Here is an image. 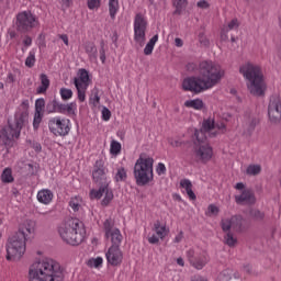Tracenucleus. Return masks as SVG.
I'll list each match as a JSON object with an SVG mask.
<instances>
[{
	"instance_id": "obj_1",
	"label": "nucleus",
	"mask_w": 281,
	"mask_h": 281,
	"mask_svg": "<svg viewBox=\"0 0 281 281\" xmlns=\"http://www.w3.org/2000/svg\"><path fill=\"white\" fill-rule=\"evenodd\" d=\"M199 74L200 77H190L183 80L182 87L184 91L201 93V91H207V89L216 87L223 80L225 70L221 65L212 60H204L199 65Z\"/></svg>"
},
{
	"instance_id": "obj_2",
	"label": "nucleus",
	"mask_w": 281,
	"mask_h": 281,
	"mask_svg": "<svg viewBox=\"0 0 281 281\" xmlns=\"http://www.w3.org/2000/svg\"><path fill=\"white\" fill-rule=\"evenodd\" d=\"M27 109H30V102L26 100L20 105L19 111L14 115L13 123L8 122V126L0 131V140L7 148H12L14 142L21 137V131L30 120V111Z\"/></svg>"
},
{
	"instance_id": "obj_3",
	"label": "nucleus",
	"mask_w": 281,
	"mask_h": 281,
	"mask_svg": "<svg viewBox=\"0 0 281 281\" xmlns=\"http://www.w3.org/2000/svg\"><path fill=\"white\" fill-rule=\"evenodd\" d=\"M29 278L30 281H63L65 280V273L60 263L46 258L31 265Z\"/></svg>"
},
{
	"instance_id": "obj_4",
	"label": "nucleus",
	"mask_w": 281,
	"mask_h": 281,
	"mask_svg": "<svg viewBox=\"0 0 281 281\" xmlns=\"http://www.w3.org/2000/svg\"><path fill=\"white\" fill-rule=\"evenodd\" d=\"M92 179L94 183L100 186L99 190H91V199H104L101 202V205H109L113 201V191L109 189V181L106 180V168H104V160L99 159L94 164V169L92 171Z\"/></svg>"
},
{
	"instance_id": "obj_5",
	"label": "nucleus",
	"mask_w": 281,
	"mask_h": 281,
	"mask_svg": "<svg viewBox=\"0 0 281 281\" xmlns=\"http://www.w3.org/2000/svg\"><path fill=\"white\" fill-rule=\"evenodd\" d=\"M58 234L67 245H80L85 240V224L78 218H69L59 226Z\"/></svg>"
},
{
	"instance_id": "obj_6",
	"label": "nucleus",
	"mask_w": 281,
	"mask_h": 281,
	"mask_svg": "<svg viewBox=\"0 0 281 281\" xmlns=\"http://www.w3.org/2000/svg\"><path fill=\"white\" fill-rule=\"evenodd\" d=\"M155 159L146 154H140L134 166V178L138 186H148L155 178L153 166Z\"/></svg>"
},
{
	"instance_id": "obj_7",
	"label": "nucleus",
	"mask_w": 281,
	"mask_h": 281,
	"mask_svg": "<svg viewBox=\"0 0 281 281\" xmlns=\"http://www.w3.org/2000/svg\"><path fill=\"white\" fill-rule=\"evenodd\" d=\"M248 89L252 95H265L267 91V81H265V72L258 65H247Z\"/></svg>"
},
{
	"instance_id": "obj_8",
	"label": "nucleus",
	"mask_w": 281,
	"mask_h": 281,
	"mask_svg": "<svg viewBox=\"0 0 281 281\" xmlns=\"http://www.w3.org/2000/svg\"><path fill=\"white\" fill-rule=\"evenodd\" d=\"M27 239L21 233L11 235L5 244L7 260H21L25 254Z\"/></svg>"
},
{
	"instance_id": "obj_9",
	"label": "nucleus",
	"mask_w": 281,
	"mask_h": 281,
	"mask_svg": "<svg viewBox=\"0 0 281 281\" xmlns=\"http://www.w3.org/2000/svg\"><path fill=\"white\" fill-rule=\"evenodd\" d=\"M214 128H217V131H222V133H225L226 126L225 123L220 122L216 123L214 122V119H206L202 123V127L200 130H195L194 132V137L196 142H205L209 137H216L218 135L217 132H212Z\"/></svg>"
},
{
	"instance_id": "obj_10",
	"label": "nucleus",
	"mask_w": 281,
	"mask_h": 281,
	"mask_svg": "<svg viewBox=\"0 0 281 281\" xmlns=\"http://www.w3.org/2000/svg\"><path fill=\"white\" fill-rule=\"evenodd\" d=\"M148 27V22L146 18L142 13H137L134 18V41L139 45V47H144L146 44V30Z\"/></svg>"
},
{
	"instance_id": "obj_11",
	"label": "nucleus",
	"mask_w": 281,
	"mask_h": 281,
	"mask_svg": "<svg viewBox=\"0 0 281 281\" xmlns=\"http://www.w3.org/2000/svg\"><path fill=\"white\" fill-rule=\"evenodd\" d=\"M48 128L53 135H56V137H66L71 131L69 127V120L60 119V116L49 119Z\"/></svg>"
},
{
	"instance_id": "obj_12",
	"label": "nucleus",
	"mask_w": 281,
	"mask_h": 281,
	"mask_svg": "<svg viewBox=\"0 0 281 281\" xmlns=\"http://www.w3.org/2000/svg\"><path fill=\"white\" fill-rule=\"evenodd\" d=\"M36 16L30 11H23L16 15V30L22 34L30 32V30L36 27Z\"/></svg>"
},
{
	"instance_id": "obj_13",
	"label": "nucleus",
	"mask_w": 281,
	"mask_h": 281,
	"mask_svg": "<svg viewBox=\"0 0 281 281\" xmlns=\"http://www.w3.org/2000/svg\"><path fill=\"white\" fill-rule=\"evenodd\" d=\"M268 117L271 124H280L281 122V100L280 97H271L268 105Z\"/></svg>"
},
{
	"instance_id": "obj_14",
	"label": "nucleus",
	"mask_w": 281,
	"mask_h": 281,
	"mask_svg": "<svg viewBox=\"0 0 281 281\" xmlns=\"http://www.w3.org/2000/svg\"><path fill=\"white\" fill-rule=\"evenodd\" d=\"M198 143H200V145L195 146L193 150L195 160L201 161L202 164H207V161L212 159L214 150L212 149V146L205 144V140Z\"/></svg>"
},
{
	"instance_id": "obj_15",
	"label": "nucleus",
	"mask_w": 281,
	"mask_h": 281,
	"mask_svg": "<svg viewBox=\"0 0 281 281\" xmlns=\"http://www.w3.org/2000/svg\"><path fill=\"white\" fill-rule=\"evenodd\" d=\"M105 257L109 265L112 267H119V265H122V260H124V254H122V250L117 246H111L108 249Z\"/></svg>"
},
{
	"instance_id": "obj_16",
	"label": "nucleus",
	"mask_w": 281,
	"mask_h": 281,
	"mask_svg": "<svg viewBox=\"0 0 281 281\" xmlns=\"http://www.w3.org/2000/svg\"><path fill=\"white\" fill-rule=\"evenodd\" d=\"M187 258L194 269H203V267L207 265V256H205V254L199 255L192 249L187 251Z\"/></svg>"
},
{
	"instance_id": "obj_17",
	"label": "nucleus",
	"mask_w": 281,
	"mask_h": 281,
	"mask_svg": "<svg viewBox=\"0 0 281 281\" xmlns=\"http://www.w3.org/2000/svg\"><path fill=\"white\" fill-rule=\"evenodd\" d=\"M235 190H237L235 202L237 205H245L247 203V187H245V183L238 182L235 184Z\"/></svg>"
},
{
	"instance_id": "obj_18",
	"label": "nucleus",
	"mask_w": 281,
	"mask_h": 281,
	"mask_svg": "<svg viewBox=\"0 0 281 281\" xmlns=\"http://www.w3.org/2000/svg\"><path fill=\"white\" fill-rule=\"evenodd\" d=\"M34 229H36V222L32 220H26L22 224H20L18 232L15 234H22L24 238L27 239L30 234H34Z\"/></svg>"
},
{
	"instance_id": "obj_19",
	"label": "nucleus",
	"mask_w": 281,
	"mask_h": 281,
	"mask_svg": "<svg viewBox=\"0 0 281 281\" xmlns=\"http://www.w3.org/2000/svg\"><path fill=\"white\" fill-rule=\"evenodd\" d=\"M74 82H75V87L78 92V100L80 102H85V100L87 98V95H86L87 89H89V82L79 81L78 78H75Z\"/></svg>"
},
{
	"instance_id": "obj_20",
	"label": "nucleus",
	"mask_w": 281,
	"mask_h": 281,
	"mask_svg": "<svg viewBox=\"0 0 281 281\" xmlns=\"http://www.w3.org/2000/svg\"><path fill=\"white\" fill-rule=\"evenodd\" d=\"M54 199V193L49 189H43L37 193V201L44 205H49Z\"/></svg>"
},
{
	"instance_id": "obj_21",
	"label": "nucleus",
	"mask_w": 281,
	"mask_h": 281,
	"mask_svg": "<svg viewBox=\"0 0 281 281\" xmlns=\"http://www.w3.org/2000/svg\"><path fill=\"white\" fill-rule=\"evenodd\" d=\"M239 25L238 19H233L226 26L222 29L221 41H228L229 37L227 36V32H229V30H238Z\"/></svg>"
},
{
	"instance_id": "obj_22",
	"label": "nucleus",
	"mask_w": 281,
	"mask_h": 281,
	"mask_svg": "<svg viewBox=\"0 0 281 281\" xmlns=\"http://www.w3.org/2000/svg\"><path fill=\"white\" fill-rule=\"evenodd\" d=\"M240 221L239 217H231L226 220H222L221 227L225 234H229L231 229H234L236 227V222Z\"/></svg>"
},
{
	"instance_id": "obj_23",
	"label": "nucleus",
	"mask_w": 281,
	"mask_h": 281,
	"mask_svg": "<svg viewBox=\"0 0 281 281\" xmlns=\"http://www.w3.org/2000/svg\"><path fill=\"white\" fill-rule=\"evenodd\" d=\"M153 232H155L158 236V238H160V240H164V238H166V236H168V233L170 232L166 225H161V222L156 221L154 223V227H153Z\"/></svg>"
},
{
	"instance_id": "obj_24",
	"label": "nucleus",
	"mask_w": 281,
	"mask_h": 281,
	"mask_svg": "<svg viewBox=\"0 0 281 281\" xmlns=\"http://www.w3.org/2000/svg\"><path fill=\"white\" fill-rule=\"evenodd\" d=\"M86 53L88 54L90 60H98V48L93 42H87L85 44Z\"/></svg>"
},
{
	"instance_id": "obj_25",
	"label": "nucleus",
	"mask_w": 281,
	"mask_h": 281,
	"mask_svg": "<svg viewBox=\"0 0 281 281\" xmlns=\"http://www.w3.org/2000/svg\"><path fill=\"white\" fill-rule=\"evenodd\" d=\"M109 238L111 239L112 247H120L122 245V233L120 229L115 228L112 233L109 234Z\"/></svg>"
},
{
	"instance_id": "obj_26",
	"label": "nucleus",
	"mask_w": 281,
	"mask_h": 281,
	"mask_svg": "<svg viewBox=\"0 0 281 281\" xmlns=\"http://www.w3.org/2000/svg\"><path fill=\"white\" fill-rule=\"evenodd\" d=\"M172 5L176 8L173 14L180 15L183 13V10L188 8V0H172Z\"/></svg>"
},
{
	"instance_id": "obj_27",
	"label": "nucleus",
	"mask_w": 281,
	"mask_h": 281,
	"mask_svg": "<svg viewBox=\"0 0 281 281\" xmlns=\"http://www.w3.org/2000/svg\"><path fill=\"white\" fill-rule=\"evenodd\" d=\"M262 172V166L260 164H250L247 167V175L249 177H258Z\"/></svg>"
},
{
	"instance_id": "obj_28",
	"label": "nucleus",
	"mask_w": 281,
	"mask_h": 281,
	"mask_svg": "<svg viewBox=\"0 0 281 281\" xmlns=\"http://www.w3.org/2000/svg\"><path fill=\"white\" fill-rule=\"evenodd\" d=\"M41 86L37 88V93H45L49 89V78L47 75H41Z\"/></svg>"
},
{
	"instance_id": "obj_29",
	"label": "nucleus",
	"mask_w": 281,
	"mask_h": 281,
	"mask_svg": "<svg viewBox=\"0 0 281 281\" xmlns=\"http://www.w3.org/2000/svg\"><path fill=\"white\" fill-rule=\"evenodd\" d=\"M184 106H188L189 109H195L196 111H201V109H203V100L195 99L186 101Z\"/></svg>"
},
{
	"instance_id": "obj_30",
	"label": "nucleus",
	"mask_w": 281,
	"mask_h": 281,
	"mask_svg": "<svg viewBox=\"0 0 281 281\" xmlns=\"http://www.w3.org/2000/svg\"><path fill=\"white\" fill-rule=\"evenodd\" d=\"M69 205L74 212H79L80 207H82V198L74 196L69 201Z\"/></svg>"
},
{
	"instance_id": "obj_31",
	"label": "nucleus",
	"mask_w": 281,
	"mask_h": 281,
	"mask_svg": "<svg viewBox=\"0 0 281 281\" xmlns=\"http://www.w3.org/2000/svg\"><path fill=\"white\" fill-rule=\"evenodd\" d=\"M2 183H12L14 181V177H12V169L5 168L1 175Z\"/></svg>"
},
{
	"instance_id": "obj_32",
	"label": "nucleus",
	"mask_w": 281,
	"mask_h": 281,
	"mask_svg": "<svg viewBox=\"0 0 281 281\" xmlns=\"http://www.w3.org/2000/svg\"><path fill=\"white\" fill-rule=\"evenodd\" d=\"M46 113L49 115L52 113H58V101L53 99L46 104Z\"/></svg>"
},
{
	"instance_id": "obj_33",
	"label": "nucleus",
	"mask_w": 281,
	"mask_h": 281,
	"mask_svg": "<svg viewBox=\"0 0 281 281\" xmlns=\"http://www.w3.org/2000/svg\"><path fill=\"white\" fill-rule=\"evenodd\" d=\"M120 8V3L117 0H110L109 1V12L111 19H115V14H117V9Z\"/></svg>"
},
{
	"instance_id": "obj_34",
	"label": "nucleus",
	"mask_w": 281,
	"mask_h": 281,
	"mask_svg": "<svg viewBox=\"0 0 281 281\" xmlns=\"http://www.w3.org/2000/svg\"><path fill=\"white\" fill-rule=\"evenodd\" d=\"M43 112H35L33 119V128L34 131H38L41 127V122H43Z\"/></svg>"
},
{
	"instance_id": "obj_35",
	"label": "nucleus",
	"mask_w": 281,
	"mask_h": 281,
	"mask_svg": "<svg viewBox=\"0 0 281 281\" xmlns=\"http://www.w3.org/2000/svg\"><path fill=\"white\" fill-rule=\"evenodd\" d=\"M110 153L111 155H120V153H122V144H120L117 140H112Z\"/></svg>"
},
{
	"instance_id": "obj_36",
	"label": "nucleus",
	"mask_w": 281,
	"mask_h": 281,
	"mask_svg": "<svg viewBox=\"0 0 281 281\" xmlns=\"http://www.w3.org/2000/svg\"><path fill=\"white\" fill-rule=\"evenodd\" d=\"M104 232H105V238H109V234L112 232H115L116 228H113V221L112 220H106L103 224Z\"/></svg>"
},
{
	"instance_id": "obj_37",
	"label": "nucleus",
	"mask_w": 281,
	"mask_h": 281,
	"mask_svg": "<svg viewBox=\"0 0 281 281\" xmlns=\"http://www.w3.org/2000/svg\"><path fill=\"white\" fill-rule=\"evenodd\" d=\"M59 93L61 95V100H71V98L74 97V91L67 88H61L59 90Z\"/></svg>"
},
{
	"instance_id": "obj_38",
	"label": "nucleus",
	"mask_w": 281,
	"mask_h": 281,
	"mask_svg": "<svg viewBox=\"0 0 281 281\" xmlns=\"http://www.w3.org/2000/svg\"><path fill=\"white\" fill-rule=\"evenodd\" d=\"M80 82H91V79L89 78V71L87 69L82 68L79 69V78H77Z\"/></svg>"
},
{
	"instance_id": "obj_39",
	"label": "nucleus",
	"mask_w": 281,
	"mask_h": 281,
	"mask_svg": "<svg viewBox=\"0 0 281 281\" xmlns=\"http://www.w3.org/2000/svg\"><path fill=\"white\" fill-rule=\"evenodd\" d=\"M114 179L117 182L126 181V169H124V167L119 168Z\"/></svg>"
},
{
	"instance_id": "obj_40",
	"label": "nucleus",
	"mask_w": 281,
	"mask_h": 281,
	"mask_svg": "<svg viewBox=\"0 0 281 281\" xmlns=\"http://www.w3.org/2000/svg\"><path fill=\"white\" fill-rule=\"evenodd\" d=\"M35 64H36V55L34 52H30L29 56L25 59V65L29 68H32V67H34Z\"/></svg>"
},
{
	"instance_id": "obj_41",
	"label": "nucleus",
	"mask_w": 281,
	"mask_h": 281,
	"mask_svg": "<svg viewBox=\"0 0 281 281\" xmlns=\"http://www.w3.org/2000/svg\"><path fill=\"white\" fill-rule=\"evenodd\" d=\"M224 243L225 245H228V247H234L236 245V238H234L232 233H226L224 236Z\"/></svg>"
},
{
	"instance_id": "obj_42",
	"label": "nucleus",
	"mask_w": 281,
	"mask_h": 281,
	"mask_svg": "<svg viewBox=\"0 0 281 281\" xmlns=\"http://www.w3.org/2000/svg\"><path fill=\"white\" fill-rule=\"evenodd\" d=\"M45 111V99L41 98L35 101V113H43Z\"/></svg>"
},
{
	"instance_id": "obj_43",
	"label": "nucleus",
	"mask_w": 281,
	"mask_h": 281,
	"mask_svg": "<svg viewBox=\"0 0 281 281\" xmlns=\"http://www.w3.org/2000/svg\"><path fill=\"white\" fill-rule=\"evenodd\" d=\"M233 218H239L237 222H235V226H233V229L235 232H240L243 229V223H245V220L241 215H235Z\"/></svg>"
},
{
	"instance_id": "obj_44",
	"label": "nucleus",
	"mask_w": 281,
	"mask_h": 281,
	"mask_svg": "<svg viewBox=\"0 0 281 281\" xmlns=\"http://www.w3.org/2000/svg\"><path fill=\"white\" fill-rule=\"evenodd\" d=\"M102 257H97L94 259L88 260V267H94L95 269H98V267H102Z\"/></svg>"
},
{
	"instance_id": "obj_45",
	"label": "nucleus",
	"mask_w": 281,
	"mask_h": 281,
	"mask_svg": "<svg viewBox=\"0 0 281 281\" xmlns=\"http://www.w3.org/2000/svg\"><path fill=\"white\" fill-rule=\"evenodd\" d=\"M218 206L214 205V204H210L207 207V214L209 216H217L218 215Z\"/></svg>"
},
{
	"instance_id": "obj_46",
	"label": "nucleus",
	"mask_w": 281,
	"mask_h": 281,
	"mask_svg": "<svg viewBox=\"0 0 281 281\" xmlns=\"http://www.w3.org/2000/svg\"><path fill=\"white\" fill-rule=\"evenodd\" d=\"M199 43L203 45V47H210V40H207L205 33L199 34Z\"/></svg>"
},
{
	"instance_id": "obj_47",
	"label": "nucleus",
	"mask_w": 281,
	"mask_h": 281,
	"mask_svg": "<svg viewBox=\"0 0 281 281\" xmlns=\"http://www.w3.org/2000/svg\"><path fill=\"white\" fill-rule=\"evenodd\" d=\"M101 2L102 0H88L89 10H98V8H100Z\"/></svg>"
},
{
	"instance_id": "obj_48",
	"label": "nucleus",
	"mask_w": 281,
	"mask_h": 281,
	"mask_svg": "<svg viewBox=\"0 0 281 281\" xmlns=\"http://www.w3.org/2000/svg\"><path fill=\"white\" fill-rule=\"evenodd\" d=\"M249 216H251L252 218H265V213H262L256 209H251L249 211Z\"/></svg>"
},
{
	"instance_id": "obj_49",
	"label": "nucleus",
	"mask_w": 281,
	"mask_h": 281,
	"mask_svg": "<svg viewBox=\"0 0 281 281\" xmlns=\"http://www.w3.org/2000/svg\"><path fill=\"white\" fill-rule=\"evenodd\" d=\"M76 106L75 102L66 104V113H68V115H76Z\"/></svg>"
},
{
	"instance_id": "obj_50",
	"label": "nucleus",
	"mask_w": 281,
	"mask_h": 281,
	"mask_svg": "<svg viewBox=\"0 0 281 281\" xmlns=\"http://www.w3.org/2000/svg\"><path fill=\"white\" fill-rule=\"evenodd\" d=\"M102 120H104V122H109L111 120V110L106 106L102 109Z\"/></svg>"
},
{
	"instance_id": "obj_51",
	"label": "nucleus",
	"mask_w": 281,
	"mask_h": 281,
	"mask_svg": "<svg viewBox=\"0 0 281 281\" xmlns=\"http://www.w3.org/2000/svg\"><path fill=\"white\" fill-rule=\"evenodd\" d=\"M168 143L170 144V146H172V148H179L183 146V144H186V142L175 140L173 138H169Z\"/></svg>"
},
{
	"instance_id": "obj_52",
	"label": "nucleus",
	"mask_w": 281,
	"mask_h": 281,
	"mask_svg": "<svg viewBox=\"0 0 281 281\" xmlns=\"http://www.w3.org/2000/svg\"><path fill=\"white\" fill-rule=\"evenodd\" d=\"M101 63H106V50H104V43H101V48L99 50Z\"/></svg>"
},
{
	"instance_id": "obj_53",
	"label": "nucleus",
	"mask_w": 281,
	"mask_h": 281,
	"mask_svg": "<svg viewBox=\"0 0 281 281\" xmlns=\"http://www.w3.org/2000/svg\"><path fill=\"white\" fill-rule=\"evenodd\" d=\"M180 186L181 188H184L186 192L192 189V182L188 179L181 180Z\"/></svg>"
},
{
	"instance_id": "obj_54",
	"label": "nucleus",
	"mask_w": 281,
	"mask_h": 281,
	"mask_svg": "<svg viewBox=\"0 0 281 281\" xmlns=\"http://www.w3.org/2000/svg\"><path fill=\"white\" fill-rule=\"evenodd\" d=\"M156 172L159 177H161V175H166V165H164L162 162H159L157 165Z\"/></svg>"
},
{
	"instance_id": "obj_55",
	"label": "nucleus",
	"mask_w": 281,
	"mask_h": 281,
	"mask_svg": "<svg viewBox=\"0 0 281 281\" xmlns=\"http://www.w3.org/2000/svg\"><path fill=\"white\" fill-rule=\"evenodd\" d=\"M247 203L248 205H254V203H256V195L252 191L247 192Z\"/></svg>"
},
{
	"instance_id": "obj_56",
	"label": "nucleus",
	"mask_w": 281,
	"mask_h": 281,
	"mask_svg": "<svg viewBox=\"0 0 281 281\" xmlns=\"http://www.w3.org/2000/svg\"><path fill=\"white\" fill-rule=\"evenodd\" d=\"M57 113H67V104L57 101Z\"/></svg>"
},
{
	"instance_id": "obj_57",
	"label": "nucleus",
	"mask_w": 281,
	"mask_h": 281,
	"mask_svg": "<svg viewBox=\"0 0 281 281\" xmlns=\"http://www.w3.org/2000/svg\"><path fill=\"white\" fill-rule=\"evenodd\" d=\"M153 49H155V46H151L150 44H146L144 48L145 56H150V54H153Z\"/></svg>"
},
{
	"instance_id": "obj_58",
	"label": "nucleus",
	"mask_w": 281,
	"mask_h": 281,
	"mask_svg": "<svg viewBox=\"0 0 281 281\" xmlns=\"http://www.w3.org/2000/svg\"><path fill=\"white\" fill-rule=\"evenodd\" d=\"M148 243L150 245H157L159 243V237H157L155 234L148 237Z\"/></svg>"
},
{
	"instance_id": "obj_59",
	"label": "nucleus",
	"mask_w": 281,
	"mask_h": 281,
	"mask_svg": "<svg viewBox=\"0 0 281 281\" xmlns=\"http://www.w3.org/2000/svg\"><path fill=\"white\" fill-rule=\"evenodd\" d=\"M198 8H202V10H207V8H210V3H207V1L205 0H201L198 2Z\"/></svg>"
},
{
	"instance_id": "obj_60",
	"label": "nucleus",
	"mask_w": 281,
	"mask_h": 281,
	"mask_svg": "<svg viewBox=\"0 0 281 281\" xmlns=\"http://www.w3.org/2000/svg\"><path fill=\"white\" fill-rule=\"evenodd\" d=\"M158 41H159V35L156 34V35H154V36L149 40V42L147 43V45H151L153 47H155V44H156Z\"/></svg>"
},
{
	"instance_id": "obj_61",
	"label": "nucleus",
	"mask_w": 281,
	"mask_h": 281,
	"mask_svg": "<svg viewBox=\"0 0 281 281\" xmlns=\"http://www.w3.org/2000/svg\"><path fill=\"white\" fill-rule=\"evenodd\" d=\"M158 41H159V35L156 34V35H154V36L149 40V42L147 43V45H151L153 47H155V44H156Z\"/></svg>"
},
{
	"instance_id": "obj_62",
	"label": "nucleus",
	"mask_w": 281,
	"mask_h": 281,
	"mask_svg": "<svg viewBox=\"0 0 281 281\" xmlns=\"http://www.w3.org/2000/svg\"><path fill=\"white\" fill-rule=\"evenodd\" d=\"M187 194L191 201H196V194H194V191H192V188L187 190Z\"/></svg>"
},
{
	"instance_id": "obj_63",
	"label": "nucleus",
	"mask_w": 281,
	"mask_h": 281,
	"mask_svg": "<svg viewBox=\"0 0 281 281\" xmlns=\"http://www.w3.org/2000/svg\"><path fill=\"white\" fill-rule=\"evenodd\" d=\"M183 240V231H180V233L175 237L173 243H180Z\"/></svg>"
},
{
	"instance_id": "obj_64",
	"label": "nucleus",
	"mask_w": 281,
	"mask_h": 281,
	"mask_svg": "<svg viewBox=\"0 0 281 281\" xmlns=\"http://www.w3.org/2000/svg\"><path fill=\"white\" fill-rule=\"evenodd\" d=\"M239 74H241L244 78L247 79V66H241L239 68Z\"/></svg>"
}]
</instances>
